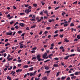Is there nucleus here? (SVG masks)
Wrapping results in <instances>:
<instances>
[{
    "mask_svg": "<svg viewBox=\"0 0 80 80\" xmlns=\"http://www.w3.org/2000/svg\"><path fill=\"white\" fill-rule=\"evenodd\" d=\"M23 12H25L26 13H28L29 12H31V10L29 9H27L26 10H24Z\"/></svg>",
    "mask_w": 80,
    "mask_h": 80,
    "instance_id": "1",
    "label": "nucleus"
},
{
    "mask_svg": "<svg viewBox=\"0 0 80 80\" xmlns=\"http://www.w3.org/2000/svg\"><path fill=\"white\" fill-rule=\"evenodd\" d=\"M37 57V60H38V61H40V60H41V58H40V57H41V56L39 54L38 55Z\"/></svg>",
    "mask_w": 80,
    "mask_h": 80,
    "instance_id": "2",
    "label": "nucleus"
},
{
    "mask_svg": "<svg viewBox=\"0 0 80 80\" xmlns=\"http://www.w3.org/2000/svg\"><path fill=\"white\" fill-rule=\"evenodd\" d=\"M64 27H67L69 25L68 23V22L65 21L64 22Z\"/></svg>",
    "mask_w": 80,
    "mask_h": 80,
    "instance_id": "3",
    "label": "nucleus"
},
{
    "mask_svg": "<svg viewBox=\"0 0 80 80\" xmlns=\"http://www.w3.org/2000/svg\"><path fill=\"white\" fill-rule=\"evenodd\" d=\"M47 56V53L45 52L42 56V58H43L45 59V58H46Z\"/></svg>",
    "mask_w": 80,
    "mask_h": 80,
    "instance_id": "4",
    "label": "nucleus"
},
{
    "mask_svg": "<svg viewBox=\"0 0 80 80\" xmlns=\"http://www.w3.org/2000/svg\"><path fill=\"white\" fill-rule=\"evenodd\" d=\"M74 74L75 75H79L80 74V71L79 72H76L74 73Z\"/></svg>",
    "mask_w": 80,
    "mask_h": 80,
    "instance_id": "5",
    "label": "nucleus"
},
{
    "mask_svg": "<svg viewBox=\"0 0 80 80\" xmlns=\"http://www.w3.org/2000/svg\"><path fill=\"white\" fill-rule=\"evenodd\" d=\"M10 32H7L6 33L7 35H12V32L10 31Z\"/></svg>",
    "mask_w": 80,
    "mask_h": 80,
    "instance_id": "6",
    "label": "nucleus"
},
{
    "mask_svg": "<svg viewBox=\"0 0 80 80\" xmlns=\"http://www.w3.org/2000/svg\"><path fill=\"white\" fill-rule=\"evenodd\" d=\"M52 56H53V54H51L48 56V57L49 58H50L51 60H52V57H51Z\"/></svg>",
    "mask_w": 80,
    "mask_h": 80,
    "instance_id": "7",
    "label": "nucleus"
},
{
    "mask_svg": "<svg viewBox=\"0 0 80 80\" xmlns=\"http://www.w3.org/2000/svg\"><path fill=\"white\" fill-rule=\"evenodd\" d=\"M42 80H47V76H45L44 77H43L42 78Z\"/></svg>",
    "mask_w": 80,
    "mask_h": 80,
    "instance_id": "8",
    "label": "nucleus"
},
{
    "mask_svg": "<svg viewBox=\"0 0 80 80\" xmlns=\"http://www.w3.org/2000/svg\"><path fill=\"white\" fill-rule=\"evenodd\" d=\"M51 47L50 48L51 50H52L53 48V46H54V44L52 43L51 45Z\"/></svg>",
    "mask_w": 80,
    "mask_h": 80,
    "instance_id": "9",
    "label": "nucleus"
},
{
    "mask_svg": "<svg viewBox=\"0 0 80 80\" xmlns=\"http://www.w3.org/2000/svg\"><path fill=\"white\" fill-rule=\"evenodd\" d=\"M69 57H70V55L66 56L64 58V59H65V60H67L68 59Z\"/></svg>",
    "mask_w": 80,
    "mask_h": 80,
    "instance_id": "10",
    "label": "nucleus"
},
{
    "mask_svg": "<svg viewBox=\"0 0 80 80\" xmlns=\"http://www.w3.org/2000/svg\"><path fill=\"white\" fill-rule=\"evenodd\" d=\"M19 25H20V26H22V27H23L24 25H25V24L24 23H21L20 24H19Z\"/></svg>",
    "mask_w": 80,
    "mask_h": 80,
    "instance_id": "11",
    "label": "nucleus"
},
{
    "mask_svg": "<svg viewBox=\"0 0 80 80\" xmlns=\"http://www.w3.org/2000/svg\"><path fill=\"white\" fill-rule=\"evenodd\" d=\"M64 42H69V41L68 40H67V38H65L64 40Z\"/></svg>",
    "mask_w": 80,
    "mask_h": 80,
    "instance_id": "12",
    "label": "nucleus"
},
{
    "mask_svg": "<svg viewBox=\"0 0 80 80\" xmlns=\"http://www.w3.org/2000/svg\"><path fill=\"white\" fill-rule=\"evenodd\" d=\"M53 67H58V64H54L53 65Z\"/></svg>",
    "mask_w": 80,
    "mask_h": 80,
    "instance_id": "13",
    "label": "nucleus"
},
{
    "mask_svg": "<svg viewBox=\"0 0 80 80\" xmlns=\"http://www.w3.org/2000/svg\"><path fill=\"white\" fill-rule=\"evenodd\" d=\"M22 69H18L16 70V72H22Z\"/></svg>",
    "mask_w": 80,
    "mask_h": 80,
    "instance_id": "14",
    "label": "nucleus"
},
{
    "mask_svg": "<svg viewBox=\"0 0 80 80\" xmlns=\"http://www.w3.org/2000/svg\"><path fill=\"white\" fill-rule=\"evenodd\" d=\"M43 17H42L41 18V19L39 20H38L37 22H40L41 20H43Z\"/></svg>",
    "mask_w": 80,
    "mask_h": 80,
    "instance_id": "15",
    "label": "nucleus"
},
{
    "mask_svg": "<svg viewBox=\"0 0 80 80\" xmlns=\"http://www.w3.org/2000/svg\"><path fill=\"white\" fill-rule=\"evenodd\" d=\"M20 48H23V44H20Z\"/></svg>",
    "mask_w": 80,
    "mask_h": 80,
    "instance_id": "16",
    "label": "nucleus"
},
{
    "mask_svg": "<svg viewBox=\"0 0 80 80\" xmlns=\"http://www.w3.org/2000/svg\"><path fill=\"white\" fill-rule=\"evenodd\" d=\"M66 76H65V77H63V76H62L61 78V79L62 80H64L65 78H66Z\"/></svg>",
    "mask_w": 80,
    "mask_h": 80,
    "instance_id": "17",
    "label": "nucleus"
},
{
    "mask_svg": "<svg viewBox=\"0 0 80 80\" xmlns=\"http://www.w3.org/2000/svg\"><path fill=\"white\" fill-rule=\"evenodd\" d=\"M23 68H28V65H25L23 66Z\"/></svg>",
    "mask_w": 80,
    "mask_h": 80,
    "instance_id": "18",
    "label": "nucleus"
},
{
    "mask_svg": "<svg viewBox=\"0 0 80 80\" xmlns=\"http://www.w3.org/2000/svg\"><path fill=\"white\" fill-rule=\"evenodd\" d=\"M61 72H57L56 75V77H58V76L59 75V74Z\"/></svg>",
    "mask_w": 80,
    "mask_h": 80,
    "instance_id": "19",
    "label": "nucleus"
},
{
    "mask_svg": "<svg viewBox=\"0 0 80 80\" xmlns=\"http://www.w3.org/2000/svg\"><path fill=\"white\" fill-rule=\"evenodd\" d=\"M36 25H34L32 26L31 27V28H35Z\"/></svg>",
    "mask_w": 80,
    "mask_h": 80,
    "instance_id": "20",
    "label": "nucleus"
},
{
    "mask_svg": "<svg viewBox=\"0 0 80 80\" xmlns=\"http://www.w3.org/2000/svg\"><path fill=\"white\" fill-rule=\"evenodd\" d=\"M76 78V76H73L71 78V79L72 80H73V79H75Z\"/></svg>",
    "mask_w": 80,
    "mask_h": 80,
    "instance_id": "21",
    "label": "nucleus"
},
{
    "mask_svg": "<svg viewBox=\"0 0 80 80\" xmlns=\"http://www.w3.org/2000/svg\"><path fill=\"white\" fill-rule=\"evenodd\" d=\"M7 79H9V80H12V78L11 77L8 76L7 77Z\"/></svg>",
    "mask_w": 80,
    "mask_h": 80,
    "instance_id": "22",
    "label": "nucleus"
},
{
    "mask_svg": "<svg viewBox=\"0 0 80 80\" xmlns=\"http://www.w3.org/2000/svg\"><path fill=\"white\" fill-rule=\"evenodd\" d=\"M33 70V67H32L29 68V71H32Z\"/></svg>",
    "mask_w": 80,
    "mask_h": 80,
    "instance_id": "23",
    "label": "nucleus"
},
{
    "mask_svg": "<svg viewBox=\"0 0 80 80\" xmlns=\"http://www.w3.org/2000/svg\"><path fill=\"white\" fill-rule=\"evenodd\" d=\"M5 52V50H4L2 51H1L0 52V53H4V52Z\"/></svg>",
    "mask_w": 80,
    "mask_h": 80,
    "instance_id": "24",
    "label": "nucleus"
},
{
    "mask_svg": "<svg viewBox=\"0 0 80 80\" xmlns=\"http://www.w3.org/2000/svg\"><path fill=\"white\" fill-rule=\"evenodd\" d=\"M18 34H20L21 33H22V32L21 31H19L18 32Z\"/></svg>",
    "mask_w": 80,
    "mask_h": 80,
    "instance_id": "25",
    "label": "nucleus"
},
{
    "mask_svg": "<svg viewBox=\"0 0 80 80\" xmlns=\"http://www.w3.org/2000/svg\"><path fill=\"white\" fill-rule=\"evenodd\" d=\"M8 45H10V44H9L8 43L5 44V47H7V46H8Z\"/></svg>",
    "mask_w": 80,
    "mask_h": 80,
    "instance_id": "26",
    "label": "nucleus"
},
{
    "mask_svg": "<svg viewBox=\"0 0 80 80\" xmlns=\"http://www.w3.org/2000/svg\"><path fill=\"white\" fill-rule=\"evenodd\" d=\"M13 59V58H8V61H10V60H12Z\"/></svg>",
    "mask_w": 80,
    "mask_h": 80,
    "instance_id": "27",
    "label": "nucleus"
},
{
    "mask_svg": "<svg viewBox=\"0 0 80 80\" xmlns=\"http://www.w3.org/2000/svg\"><path fill=\"white\" fill-rule=\"evenodd\" d=\"M30 76H33L34 75V74H33V73L32 72H30Z\"/></svg>",
    "mask_w": 80,
    "mask_h": 80,
    "instance_id": "28",
    "label": "nucleus"
},
{
    "mask_svg": "<svg viewBox=\"0 0 80 80\" xmlns=\"http://www.w3.org/2000/svg\"><path fill=\"white\" fill-rule=\"evenodd\" d=\"M74 25V23L73 22L72 23L70 24L71 27H73V26Z\"/></svg>",
    "mask_w": 80,
    "mask_h": 80,
    "instance_id": "29",
    "label": "nucleus"
},
{
    "mask_svg": "<svg viewBox=\"0 0 80 80\" xmlns=\"http://www.w3.org/2000/svg\"><path fill=\"white\" fill-rule=\"evenodd\" d=\"M43 11H42L41 12H40V15H43Z\"/></svg>",
    "mask_w": 80,
    "mask_h": 80,
    "instance_id": "30",
    "label": "nucleus"
},
{
    "mask_svg": "<svg viewBox=\"0 0 80 80\" xmlns=\"http://www.w3.org/2000/svg\"><path fill=\"white\" fill-rule=\"evenodd\" d=\"M45 69H46V70H48L49 69V68H48V67H45Z\"/></svg>",
    "mask_w": 80,
    "mask_h": 80,
    "instance_id": "31",
    "label": "nucleus"
},
{
    "mask_svg": "<svg viewBox=\"0 0 80 80\" xmlns=\"http://www.w3.org/2000/svg\"><path fill=\"white\" fill-rule=\"evenodd\" d=\"M50 70L46 71L45 72V73H50Z\"/></svg>",
    "mask_w": 80,
    "mask_h": 80,
    "instance_id": "32",
    "label": "nucleus"
},
{
    "mask_svg": "<svg viewBox=\"0 0 80 80\" xmlns=\"http://www.w3.org/2000/svg\"><path fill=\"white\" fill-rule=\"evenodd\" d=\"M34 59H37V57H33L32 58V60H34Z\"/></svg>",
    "mask_w": 80,
    "mask_h": 80,
    "instance_id": "33",
    "label": "nucleus"
},
{
    "mask_svg": "<svg viewBox=\"0 0 80 80\" xmlns=\"http://www.w3.org/2000/svg\"><path fill=\"white\" fill-rule=\"evenodd\" d=\"M50 61V59H48L46 61H44V62L45 63H46V62H48V61Z\"/></svg>",
    "mask_w": 80,
    "mask_h": 80,
    "instance_id": "34",
    "label": "nucleus"
},
{
    "mask_svg": "<svg viewBox=\"0 0 80 80\" xmlns=\"http://www.w3.org/2000/svg\"><path fill=\"white\" fill-rule=\"evenodd\" d=\"M12 66H10V68H9L8 69V70H11V69H12Z\"/></svg>",
    "mask_w": 80,
    "mask_h": 80,
    "instance_id": "35",
    "label": "nucleus"
},
{
    "mask_svg": "<svg viewBox=\"0 0 80 80\" xmlns=\"http://www.w3.org/2000/svg\"><path fill=\"white\" fill-rule=\"evenodd\" d=\"M58 34H56L55 35H54V37L55 38V37H58Z\"/></svg>",
    "mask_w": 80,
    "mask_h": 80,
    "instance_id": "36",
    "label": "nucleus"
},
{
    "mask_svg": "<svg viewBox=\"0 0 80 80\" xmlns=\"http://www.w3.org/2000/svg\"><path fill=\"white\" fill-rule=\"evenodd\" d=\"M77 38L79 40V39H80V36H79V35H78L77 36Z\"/></svg>",
    "mask_w": 80,
    "mask_h": 80,
    "instance_id": "37",
    "label": "nucleus"
},
{
    "mask_svg": "<svg viewBox=\"0 0 80 80\" xmlns=\"http://www.w3.org/2000/svg\"><path fill=\"white\" fill-rule=\"evenodd\" d=\"M15 28H16V29H18V28H19V27H18V26H16L15 27Z\"/></svg>",
    "mask_w": 80,
    "mask_h": 80,
    "instance_id": "38",
    "label": "nucleus"
},
{
    "mask_svg": "<svg viewBox=\"0 0 80 80\" xmlns=\"http://www.w3.org/2000/svg\"><path fill=\"white\" fill-rule=\"evenodd\" d=\"M10 57V54H8L7 57V59H8V58H9Z\"/></svg>",
    "mask_w": 80,
    "mask_h": 80,
    "instance_id": "39",
    "label": "nucleus"
},
{
    "mask_svg": "<svg viewBox=\"0 0 80 80\" xmlns=\"http://www.w3.org/2000/svg\"><path fill=\"white\" fill-rule=\"evenodd\" d=\"M33 5L34 7H37V4H33Z\"/></svg>",
    "mask_w": 80,
    "mask_h": 80,
    "instance_id": "40",
    "label": "nucleus"
},
{
    "mask_svg": "<svg viewBox=\"0 0 80 80\" xmlns=\"http://www.w3.org/2000/svg\"><path fill=\"white\" fill-rule=\"evenodd\" d=\"M54 59L56 60H59V59L58 58H55Z\"/></svg>",
    "mask_w": 80,
    "mask_h": 80,
    "instance_id": "41",
    "label": "nucleus"
},
{
    "mask_svg": "<svg viewBox=\"0 0 80 80\" xmlns=\"http://www.w3.org/2000/svg\"><path fill=\"white\" fill-rule=\"evenodd\" d=\"M31 53H35V50H32L31 51Z\"/></svg>",
    "mask_w": 80,
    "mask_h": 80,
    "instance_id": "42",
    "label": "nucleus"
},
{
    "mask_svg": "<svg viewBox=\"0 0 80 80\" xmlns=\"http://www.w3.org/2000/svg\"><path fill=\"white\" fill-rule=\"evenodd\" d=\"M12 7L14 9H17V7H15V6H13Z\"/></svg>",
    "mask_w": 80,
    "mask_h": 80,
    "instance_id": "43",
    "label": "nucleus"
},
{
    "mask_svg": "<svg viewBox=\"0 0 80 80\" xmlns=\"http://www.w3.org/2000/svg\"><path fill=\"white\" fill-rule=\"evenodd\" d=\"M40 78H35V80H39Z\"/></svg>",
    "mask_w": 80,
    "mask_h": 80,
    "instance_id": "44",
    "label": "nucleus"
},
{
    "mask_svg": "<svg viewBox=\"0 0 80 80\" xmlns=\"http://www.w3.org/2000/svg\"><path fill=\"white\" fill-rule=\"evenodd\" d=\"M46 28L47 29V30H50V29L51 28H50V27H47Z\"/></svg>",
    "mask_w": 80,
    "mask_h": 80,
    "instance_id": "45",
    "label": "nucleus"
},
{
    "mask_svg": "<svg viewBox=\"0 0 80 80\" xmlns=\"http://www.w3.org/2000/svg\"><path fill=\"white\" fill-rule=\"evenodd\" d=\"M28 6H29V5L28 4H25V7H28Z\"/></svg>",
    "mask_w": 80,
    "mask_h": 80,
    "instance_id": "46",
    "label": "nucleus"
},
{
    "mask_svg": "<svg viewBox=\"0 0 80 80\" xmlns=\"http://www.w3.org/2000/svg\"><path fill=\"white\" fill-rule=\"evenodd\" d=\"M25 14V13H20V15H24Z\"/></svg>",
    "mask_w": 80,
    "mask_h": 80,
    "instance_id": "47",
    "label": "nucleus"
},
{
    "mask_svg": "<svg viewBox=\"0 0 80 80\" xmlns=\"http://www.w3.org/2000/svg\"><path fill=\"white\" fill-rule=\"evenodd\" d=\"M60 8V6H59L58 7L56 8L55 9V10H57V9H58Z\"/></svg>",
    "mask_w": 80,
    "mask_h": 80,
    "instance_id": "48",
    "label": "nucleus"
},
{
    "mask_svg": "<svg viewBox=\"0 0 80 80\" xmlns=\"http://www.w3.org/2000/svg\"><path fill=\"white\" fill-rule=\"evenodd\" d=\"M44 13H48V11H47V10H46L44 11Z\"/></svg>",
    "mask_w": 80,
    "mask_h": 80,
    "instance_id": "49",
    "label": "nucleus"
},
{
    "mask_svg": "<svg viewBox=\"0 0 80 80\" xmlns=\"http://www.w3.org/2000/svg\"><path fill=\"white\" fill-rule=\"evenodd\" d=\"M28 8H29V9H31L32 8V7L30 6H29Z\"/></svg>",
    "mask_w": 80,
    "mask_h": 80,
    "instance_id": "50",
    "label": "nucleus"
},
{
    "mask_svg": "<svg viewBox=\"0 0 80 80\" xmlns=\"http://www.w3.org/2000/svg\"><path fill=\"white\" fill-rule=\"evenodd\" d=\"M61 65H62L63 66H64V62H61Z\"/></svg>",
    "mask_w": 80,
    "mask_h": 80,
    "instance_id": "51",
    "label": "nucleus"
},
{
    "mask_svg": "<svg viewBox=\"0 0 80 80\" xmlns=\"http://www.w3.org/2000/svg\"><path fill=\"white\" fill-rule=\"evenodd\" d=\"M29 29H30L28 27L26 28V30H29Z\"/></svg>",
    "mask_w": 80,
    "mask_h": 80,
    "instance_id": "52",
    "label": "nucleus"
},
{
    "mask_svg": "<svg viewBox=\"0 0 80 80\" xmlns=\"http://www.w3.org/2000/svg\"><path fill=\"white\" fill-rule=\"evenodd\" d=\"M58 32V30H57L55 31L54 32L55 33H57Z\"/></svg>",
    "mask_w": 80,
    "mask_h": 80,
    "instance_id": "53",
    "label": "nucleus"
},
{
    "mask_svg": "<svg viewBox=\"0 0 80 80\" xmlns=\"http://www.w3.org/2000/svg\"><path fill=\"white\" fill-rule=\"evenodd\" d=\"M27 74H25L24 76V78H26V77H27Z\"/></svg>",
    "mask_w": 80,
    "mask_h": 80,
    "instance_id": "54",
    "label": "nucleus"
},
{
    "mask_svg": "<svg viewBox=\"0 0 80 80\" xmlns=\"http://www.w3.org/2000/svg\"><path fill=\"white\" fill-rule=\"evenodd\" d=\"M77 1H76L73 3V4H77Z\"/></svg>",
    "mask_w": 80,
    "mask_h": 80,
    "instance_id": "55",
    "label": "nucleus"
},
{
    "mask_svg": "<svg viewBox=\"0 0 80 80\" xmlns=\"http://www.w3.org/2000/svg\"><path fill=\"white\" fill-rule=\"evenodd\" d=\"M14 23L13 21L11 22H10V25H12V23Z\"/></svg>",
    "mask_w": 80,
    "mask_h": 80,
    "instance_id": "56",
    "label": "nucleus"
},
{
    "mask_svg": "<svg viewBox=\"0 0 80 80\" xmlns=\"http://www.w3.org/2000/svg\"><path fill=\"white\" fill-rule=\"evenodd\" d=\"M77 51H78V52H80V49H79V48H78L77 49Z\"/></svg>",
    "mask_w": 80,
    "mask_h": 80,
    "instance_id": "57",
    "label": "nucleus"
},
{
    "mask_svg": "<svg viewBox=\"0 0 80 80\" xmlns=\"http://www.w3.org/2000/svg\"><path fill=\"white\" fill-rule=\"evenodd\" d=\"M63 48H63V46H61L60 47V49H63Z\"/></svg>",
    "mask_w": 80,
    "mask_h": 80,
    "instance_id": "58",
    "label": "nucleus"
},
{
    "mask_svg": "<svg viewBox=\"0 0 80 80\" xmlns=\"http://www.w3.org/2000/svg\"><path fill=\"white\" fill-rule=\"evenodd\" d=\"M7 56V54L6 53H5L4 54V57H5Z\"/></svg>",
    "mask_w": 80,
    "mask_h": 80,
    "instance_id": "59",
    "label": "nucleus"
},
{
    "mask_svg": "<svg viewBox=\"0 0 80 80\" xmlns=\"http://www.w3.org/2000/svg\"><path fill=\"white\" fill-rule=\"evenodd\" d=\"M32 50H37V47H35L32 49Z\"/></svg>",
    "mask_w": 80,
    "mask_h": 80,
    "instance_id": "60",
    "label": "nucleus"
},
{
    "mask_svg": "<svg viewBox=\"0 0 80 80\" xmlns=\"http://www.w3.org/2000/svg\"><path fill=\"white\" fill-rule=\"evenodd\" d=\"M10 17V14H8L7 15V17L8 18H9V17Z\"/></svg>",
    "mask_w": 80,
    "mask_h": 80,
    "instance_id": "61",
    "label": "nucleus"
},
{
    "mask_svg": "<svg viewBox=\"0 0 80 80\" xmlns=\"http://www.w3.org/2000/svg\"><path fill=\"white\" fill-rule=\"evenodd\" d=\"M74 52V49H72L71 50V52Z\"/></svg>",
    "mask_w": 80,
    "mask_h": 80,
    "instance_id": "62",
    "label": "nucleus"
},
{
    "mask_svg": "<svg viewBox=\"0 0 80 80\" xmlns=\"http://www.w3.org/2000/svg\"><path fill=\"white\" fill-rule=\"evenodd\" d=\"M37 73V71H35L34 72L33 74H34V75H35V73Z\"/></svg>",
    "mask_w": 80,
    "mask_h": 80,
    "instance_id": "63",
    "label": "nucleus"
},
{
    "mask_svg": "<svg viewBox=\"0 0 80 80\" xmlns=\"http://www.w3.org/2000/svg\"><path fill=\"white\" fill-rule=\"evenodd\" d=\"M70 77H68L67 79L66 80H70Z\"/></svg>",
    "mask_w": 80,
    "mask_h": 80,
    "instance_id": "64",
    "label": "nucleus"
}]
</instances>
